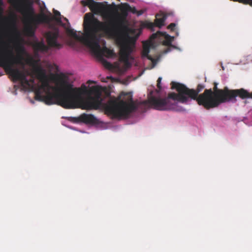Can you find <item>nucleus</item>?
I'll list each match as a JSON object with an SVG mask.
<instances>
[{
  "mask_svg": "<svg viewBox=\"0 0 252 252\" xmlns=\"http://www.w3.org/2000/svg\"><path fill=\"white\" fill-rule=\"evenodd\" d=\"M53 12L55 16L54 19L57 21V23L61 24L62 23V21L60 12L55 9H54Z\"/></svg>",
  "mask_w": 252,
  "mask_h": 252,
  "instance_id": "nucleus-14",
  "label": "nucleus"
},
{
  "mask_svg": "<svg viewBox=\"0 0 252 252\" xmlns=\"http://www.w3.org/2000/svg\"><path fill=\"white\" fill-rule=\"evenodd\" d=\"M217 83H214V91L211 89H206L201 94L198 99V104L203 106L206 109L218 107L221 103L227 102V97L229 93L227 87L219 89Z\"/></svg>",
  "mask_w": 252,
  "mask_h": 252,
  "instance_id": "nucleus-4",
  "label": "nucleus"
},
{
  "mask_svg": "<svg viewBox=\"0 0 252 252\" xmlns=\"http://www.w3.org/2000/svg\"><path fill=\"white\" fill-rule=\"evenodd\" d=\"M239 96L241 99L252 98V93H250L244 89L229 90L227 97V102L233 101L236 102V97Z\"/></svg>",
  "mask_w": 252,
  "mask_h": 252,
  "instance_id": "nucleus-10",
  "label": "nucleus"
},
{
  "mask_svg": "<svg viewBox=\"0 0 252 252\" xmlns=\"http://www.w3.org/2000/svg\"><path fill=\"white\" fill-rule=\"evenodd\" d=\"M80 119L87 124H95L97 122L96 118L92 114H83L80 116Z\"/></svg>",
  "mask_w": 252,
  "mask_h": 252,
  "instance_id": "nucleus-12",
  "label": "nucleus"
},
{
  "mask_svg": "<svg viewBox=\"0 0 252 252\" xmlns=\"http://www.w3.org/2000/svg\"><path fill=\"white\" fill-rule=\"evenodd\" d=\"M87 83L89 84H91L95 83V82L94 81L89 80V81H88Z\"/></svg>",
  "mask_w": 252,
  "mask_h": 252,
  "instance_id": "nucleus-20",
  "label": "nucleus"
},
{
  "mask_svg": "<svg viewBox=\"0 0 252 252\" xmlns=\"http://www.w3.org/2000/svg\"><path fill=\"white\" fill-rule=\"evenodd\" d=\"M2 4H3L2 0H0V6L2 5Z\"/></svg>",
  "mask_w": 252,
  "mask_h": 252,
  "instance_id": "nucleus-21",
  "label": "nucleus"
},
{
  "mask_svg": "<svg viewBox=\"0 0 252 252\" xmlns=\"http://www.w3.org/2000/svg\"><path fill=\"white\" fill-rule=\"evenodd\" d=\"M33 72L41 83L35 89L34 98L46 104H53L54 100H56L58 104L64 108L74 109L78 107L83 95L94 94V97H90L83 102L84 109L96 110L102 108L107 114L115 118L127 117L136 109L130 94H121L122 95L126 96V101L110 99L103 103L101 91L97 86H93L88 89L85 84H82L80 88H73L72 84L62 80L60 87H55L50 85L46 70L41 66L34 67Z\"/></svg>",
  "mask_w": 252,
  "mask_h": 252,
  "instance_id": "nucleus-1",
  "label": "nucleus"
},
{
  "mask_svg": "<svg viewBox=\"0 0 252 252\" xmlns=\"http://www.w3.org/2000/svg\"><path fill=\"white\" fill-rule=\"evenodd\" d=\"M166 19V16L165 15L157 14L154 23H149L148 27L152 29L155 26L161 28L164 24V22Z\"/></svg>",
  "mask_w": 252,
  "mask_h": 252,
  "instance_id": "nucleus-11",
  "label": "nucleus"
},
{
  "mask_svg": "<svg viewBox=\"0 0 252 252\" xmlns=\"http://www.w3.org/2000/svg\"><path fill=\"white\" fill-rule=\"evenodd\" d=\"M17 55L14 56L12 49L5 48L0 51V66L3 67L7 74H9L13 81H20L22 83L30 86V83L34 82L32 77L29 80L27 76L30 75L28 71H21L19 69L14 67V64L19 65L22 68L25 66V60L24 55L26 54L24 47L19 45L16 47Z\"/></svg>",
  "mask_w": 252,
  "mask_h": 252,
  "instance_id": "nucleus-3",
  "label": "nucleus"
},
{
  "mask_svg": "<svg viewBox=\"0 0 252 252\" xmlns=\"http://www.w3.org/2000/svg\"><path fill=\"white\" fill-rule=\"evenodd\" d=\"M64 19L68 22V20L66 18H65Z\"/></svg>",
  "mask_w": 252,
  "mask_h": 252,
  "instance_id": "nucleus-23",
  "label": "nucleus"
},
{
  "mask_svg": "<svg viewBox=\"0 0 252 252\" xmlns=\"http://www.w3.org/2000/svg\"><path fill=\"white\" fill-rule=\"evenodd\" d=\"M161 77H159L157 80V87L160 90L161 87L160 86V83H161Z\"/></svg>",
  "mask_w": 252,
  "mask_h": 252,
  "instance_id": "nucleus-17",
  "label": "nucleus"
},
{
  "mask_svg": "<svg viewBox=\"0 0 252 252\" xmlns=\"http://www.w3.org/2000/svg\"><path fill=\"white\" fill-rule=\"evenodd\" d=\"M88 15L89 14H86L85 16L84 34H78L73 29L69 28L66 29L67 33L90 48L96 55L103 54L107 57H111L114 55L113 51L105 46L101 49L100 46L103 34L99 32L103 31L108 36L117 39L121 45L120 60L129 66V56L132 51L135 39L126 32L123 33L127 28L119 20L111 19L108 23H104L93 16L87 17Z\"/></svg>",
  "mask_w": 252,
  "mask_h": 252,
  "instance_id": "nucleus-2",
  "label": "nucleus"
},
{
  "mask_svg": "<svg viewBox=\"0 0 252 252\" xmlns=\"http://www.w3.org/2000/svg\"><path fill=\"white\" fill-rule=\"evenodd\" d=\"M59 36L58 30L48 31L45 33L48 46L43 42H37L34 44V48L39 51L47 52L49 50V47L56 49H60L63 47V45L57 41Z\"/></svg>",
  "mask_w": 252,
  "mask_h": 252,
  "instance_id": "nucleus-8",
  "label": "nucleus"
},
{
  "mask_svg": "<svg viewBox=\"0 0 252 252\" xmlns=\"http://www.w3.org/2000/svg\"><path fill=\"white\" fill-rule=\"evenodd\" d=\"M164 39L162 41V44L167 46H172L171 43L173 39V37L171 36L165 32H158L153 33L150 37V41H146L143 43V50L142 52V56L147 58L148 59L152 61V57L149 55L150 49L155 48V46L153 40L156 39Z\"/></svg>",
  "mask_w": 252,
  "mask_h": 252,
  "instance_id": "nucleus-7",
  "label": "nucleus"
},
{
  "mask_svg": "<svg viewBox=\"0 0 252 252\" xmlns=\"http://www.w3.org/2000/svg\"><path fill=\"white\" fill-rule=\"evenodd\" d=\"M105 65L108 68H110L112 67V64L110 63L107 62L105 63Z\"/></svg>",
  "mask_w": 252,
  "mask_h": 252,
  "instance_id": "nucleus-19",
  "label": "nucleus"
},
{
  "mask_svg": "<svg viewBox=\"0 0 252 252\" xmlns=\"http://www.w3.org/2000/svg\"><path fill=\"white\" fill-rule=\"evenodd\" d=\"M175 26L176 24L175 23H172L168 26L167 28L168 29H170L171 31H174Z\"/></svg>",
  "mask_w": 252,
  "mask_h": 252,
  "instance_id": "nucleus-16",
  "label": "nucleus"
},
{
  "mask_svg": "<svg viewBox=\"0 0 252 252\" xmlns=\"http://www.w3.org/2000/svg\"><path fill=\"white\" fill-rule=\"evenodd\" d=\"M1 75V74L0 73V76Z\"/></svg>",
  "mask_w": 252,
  "mask_h": 252,
  "instance_id": "nucleus-25",
  "label": "nucleus"
},
{
  "mask_svg": "<svg viewBox=\"0 0 252 252\" xmlns=\"http://www.w3.org/2000/svg\"><path fill=\"white\" fill-rule=\"evenodd\" d=\"M9 20L13 25H15L16 22V15L13 14L10 16Z\"/></svg>",
  "mask_w": 252,
  "mask_h": 252,
  "instance_id": "nucleus-15",
  "label": "nucleus"
},
{
  "mask_svg": "<svg viewBox=\"0 0 252 252\" xmlns=\"http://www.w3.org/2000/svg\"><path fill=\"white\" fill-rule=\"evenodd\" d=\"M121 11L124 15L127 16L128 12L133 14H137V10L135 7H131L129 4L125 3L122 5L121 7Z\"/></svg>",
  "mask_w": 252,
  "mask_h": 252,
  "instance_id": "nucleus-13",
  "label": "nucleus"
},
{
  "mask_svg": "<svg viewBox=\"0 0 252 252\" xmlns=\"http://www.w3.org/2000/svg\"><path fill=\"white\" fill-rule=\"evenodd\" d=\"M103 43H104V44H105V41H103Z\"/></svg>",
  "mask_w": 252,
  "mask_h": 252,
  "instance_id": "nucleus-24",
  "label": "nucleus"
},
{
  "mask_svg": "<svg viewBox=\"0 0 252 252\" xmlns=\"http://www.w3.org/2000/svg\"><path fill=\"white\" fill-rule=\"evenodd\" d=\"M171 85V89H175L179 93L182 103H186L191 99L196 100L198 104V100L201 95L198 94L205 88L204 85L199 84L196 90L190 89L184 84L175 82H172Z\"/></svg>",
  "mask_w": 252,
  "mask_h": 252,
  "instance_id": "nucleus-6",
  "label": "nucleus"
},
{
  "mask_svg": "<svg viewBox=\"0 0 252 252\" xmlns=\"http://www.w3.org/2000/svg\"><path fill=\"white\" fill-rule=\"evenodd\" d=\"M2 13V9L0 7V14H1Z\"/></svg>",
  "mask_w": 252,
  "mask_h": 252,
  "instance_id": "nucleus-22",
  "label": "nucleus"
},
{
  "mask_svg": "<svg viewBox=\"0 0 252 252\" xmlns=\"http://www.w3.org/2000/svg\"><path fill=\"white\" fill-rule=\"evenodd\" d=\"M145 11V10L144 9H141L140 10H139L138 11L137 10V16H140L141 15H142Z\"/></svg>",
  "mask_w": 252,
  "mask_h": 252,
  "instance_id": "nucleus-18",
  "label": "nucleus"
},
{
  "mask_svg": "<svg viewBox=\"0 0 252 252\" xmlns=\"http://www.w3.org/2000/svg\"><path fill=\"white\" fill-rule=\"evenodd\" d=\"M91 10L95 13L101 14L104 18H112V12L109 6H106L103 3L95 2L94 0H87Z\"/></svg>",
  "mask_w": 252,
  "mask_h": 252,
  "instance_id": "nucleus-9",
  "label": "nucleus"
},
{
  "mask_svg": "<svg viewBox=\"0 0 252 252\" xmlns=\"http://www.w3.org/2000/svg\"><path fill=\"white\" fill-rule=\"evenodd\" d=\"M181 103L180 95L178 93H170L167 97L165 98L151 96L149 97L148 101L151 106L154 109L160 111L174 110L176 109L177 102Z\"/></svg>",
  "mask_w": 252,
  "mask_h": 252,
  "instance_id": "nucleus-5",
  "label": "nucleus"
}]
</instances>
